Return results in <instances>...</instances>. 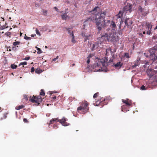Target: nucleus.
Listing matches in <instances>:
<instances>
[{"label": "nucleus", "mask_w": 157, "mask_h": 157, "mask_svg": "<svg viewBox=\"0 0 157 157\" xmlns=\"http://www.w3.org/2000/svg\"><path fill=\"white\" fill-rule=\"evenodd\" d=\"M9 19H11V17H9Z\"/></svg>", "instance_id": "obj_64"}, {"label": "nucleus", "mask_w": 157, "mask_h": 157, "mask_svg": "<svg viewBox=\"0 0 157 157\" xmlns=\"http://www.w3.org/2000/svg\"><path fill=\"white\" fill-rule=\"evenodd\" d=\"M147 87H145L144 85H142L140 89L142 90H146L147 89Z\"/></svg>", "instance_id": "obj_29"}, {"label": "nucleus", "mask_w": 157, "mask_h": 157, "mask_svg": "<svg viewBox=\"0 0 157 157\" xmlns=\"http://www.w3.org/2000/svg\"><path fill=\"white\" fill-rule=\"evenodd\" d=\"M58 127L57 125H54L53 126V128L54 129H56Z\"/></svg>", "instance_id": "obj_45"}, {"label": "nucleus", "mask_w": 157, "mask_h": 157, "mask_svg": "<svg viewBox=\"0 0 157 157\" xmlns=\"http://www.w3.org/2000/svg\"><path fill=\"white\" fill-rule=\"evenodd\" d=\"M151 30H149V29H147V34H149V35H150V33H151Z\"/></svg>", "instance_id": "obj_42"}, {"label": "nucleus", "mask_w": 157, "mask_h": 157, "mask_svg": "<svg viewBox=\"0 0 157 157\" xmlns=\"http://www.w3.org/2000/svg\"><path fill=\"white\" fill-rule=\"evenodd\" d=\"M36 32L37 34L39 36L40 35V34L38 29L37 28H36Z\"/></svg>", "instance_id": "obj_32"}, {"label": "nucleus", "mask_w": 157, "mask_h": 157, "mask_svg": "<svg viewBox=\"0 0 157 157\" xmlns=\"http://www.w3.org/2000/svg\"><path fill=\"white\" fill-rule=\"evenodd\" d=\"M5 34L6 36L10 37L11 35V33L10 32H8L6 33Z\"/></svg>", "instance_id": "obj_30"}, {"label": "nucleus", "mask_w": 157, "mask_h": 157, "mask_svg": "<svg viewBox=\"0 0 157 157\" xmlns=\"http://www.w3.org/2000/svg\"><path fill=\"white\" fill-rule=\"evenodd\" d=\"M10 48V47H8V48Z\"/></svg>", "instance_id": "obj_63"}, {"label": "nucleus", "mask_w": 157, "mask_h": 157, "mask_svg": "<svg viewBox=\"0 0 157 157\" xmlns=\"http://www.w3.org/2000/svg\"><path fill=\"white\" fill-rule=\"evenodd\" d=\"M39 2H40L42 1L43 0H37Z\"/></svg>", "instance_id": "obj_57"}, {"label": "nucleus", "mask_w": 157, "mask_h": 157, "mask_svg": "<svg viewBox=\"0 0 157 157\" xmlns=\"http://www.w3.org/2000/svg\"><path fill=\"white\" fill-rule=\"evenodd\" d=\"M17 67V66L14 64H12L11 65V67L13 69H16Z\"/></svg>", "instance_id": "obj_26"}, {"label": "nucleus", "mask_w": 157, "mask_h": 157, "mask_svg": "<svg viewBox=\"0 0 157 157\" xmlns=\"http://www.w3.org/2000/svg\"><path fill=\"white\" fill-rule=\"evenodd\" d=\"M124 57L127 58H129L130 57L129 56V54L128 53H125L124 55Z\"/></svg>", "instance_id": "obj_31"}, {"label": "nucleus", "mask_w": 157, "mask_h": 157, "mask_svg": "<svg viewBox=\"0 0 157 157\" xmlns=\"http://www.w3.org/2000/svg\"><path fill=\"white\" fill-rule=\"evenodd\" d=\"M82 35L84 39V41H86L87 40H89L91 36L90 34H86L85 33H82Z\"/></svg>", "instance_id": "obj_17"}, {"label": "nucleus", "mask_w": 157, "mask_h": 157, "mask_svg": "<svg viewBox=\"0 0 157 157\" xmlns=\"http://www.w3.org/2000/svg\"><path fill=\"white\" fill-rule=\"evenodd\" d=\"M109 52H111V50L110 49H107L106 50V55L107 54V53H108Z\"/></svg>", "instance_id": "obj_39"}, {"label": "nucleus", "mask_w": 157, "mask_h": 157, "mask_svg": "<svg viewBox=\"0 0 157 157\" xmlns=\"http://www.w3.org/2000/svg\"><path fill=\"white\" fill-rule=\"evenodd\" d=\"M35 73L37 74H40L42 72V71L40 68L36 69L35 70Z\"/></svg>", "instance_id": "obj_23"}, {"label": "nucleus", "mask_w": 157, "mask_h": 157, "mask_svg": "<svg viewBox=\"0 0 157 157\" xmlns=\"http://www.w3.org/2000/svg\"><path fill=\"white\" fill-rule=\"evenodd\" d=\"M22 34V33L20 32V36H21Z\"/></svg>", "instance_id": "obj_55"}, {"label": "nucleus", "mask_w": 157, "mask_h": 157, "mask_svg": "<svg viewBox=\"0 0 157 157\" xmlns=\"http://www.w3.org/2000/svg\"><path fill=\"white\" fill-rule=\"evenodd\" d=\"M138 11L142 16H145L149 13V10L148 8L144 7L142 8L141 6H139L138 7Z\"/></svg>", "instance_id": "obj_10"}, {"label": "nucleus", "mask_w": 157, "mask_h": 157, "mask_svg": "<svg viewBox=\"0 0 157 157\" xmlns=\"http://www.w3.org/2000/svg\"><path fill=\"white\" fill-rule=\"evenodd\" d=\"M31 36L32 37H33L34 36L33 35H31Z\"/></svg>", "instance_id": "obj_62"}, {"label": "nucleus", "mask_w": 157, "mask_h": 157, "mask_svg": "<svg viewBox=\"0 0 157 157\" xmlns=\"http://www.w3.org/2000/svg\"><path fill=\"white\" fill-rule=\"evenodd\" d=\"M122 101L125 104V105H123L121 106V111L125 112L124 109L125 108V106L127 107H129L132 105V101L131 100L127 99L126 100L122 99Z\"/></svg>", "instance_id": "obj_9"}, {"label": "nucleus", "mask_w": 157, "mask_h": 157, "mask_svg": "<svg viewBox=\"0 0 157 157\" xmlns=\"http://www.w3.org/2000/svg\"><path fill=\"white\" fill-rule=\"evenodd\" d=\"M67 30L68 33H70V34L73 32H72V33H71V32H70V29H68Z\"/></svg>", "instance_id": "obj_47"}, {"label": "nucleus", "mask_w": 157, "mask_h": 157, "mask_svg": "<svg viewBox=\"0 0 157 157\" xmlns=\"http://www.w3.org/2000/svg\"><path fill=\"white\" fill-rule=\"evenodd\" d=\"M23 121L24 122H25V123H28V121L27 119L25 118H24L23 119Z\"/></svg>", "instance_id": "obj_41"}, {"label": "nucleus", "mask_w": 157, "mask_h": 157, "mask_svg": "<svg viewBox=\"0 0 157 157\" xmlns=\"http://www.w3.org/2000/svg\"><path fill=\"white\" fill-rule=\"evenodd\" d=\"M142 32H143V34H144L145 33V32L144 31H142Z\"/></svg>", "instance_id": "obj_56"}, {"label": "nucleus", "mask_w": 157, "mask_h": 157, "mask_svg": "<svg viewBox=\"0 0 157 157\" xmlns=\"http://www.w3.org/2000/svg\"><path fill=\"white\" fill-rule=\"evenodd\" d=\"M56 96H54V97H52V99L54 100H55V99H56Z\"/></svg>", "instance_id": "obj_48"}, {"label": "nucleus", "mask_w": 157, "mask_h": 157, "mask_svg": "<svg viewBox=\"0 0 157 157\" xmlns=\"http://www.w3.org/2000/svg\"><path fill=\"white\" fill-rule=\"evenodd\" d=\"M99 95V93L97 92L93 96V98H96Z\"/></svg>", "instance_id": "obj_28"}, {"label": "nucleus", "mask_w": 157, "mask_h": 157, "mask_svg": "<svg viewBox=\"0 0 157 157\" xmlns=\"http://www.w3.org/2000/svg\"><path fill=\"white\" fill-rule=\"evenodd\" d=\"M156 29H157V25H156V27L154 29V30H156Z\"/></svg>", "instance_id": "obj_54"}, {"label": "nucleus", "mask_w": 157, "mask_h": 157, "mask_svg": "<svg viewBox=\"0 0 157 157\" xmlns=\"http://www.w3.org/2000/svg\"><path fill=\"white\" fill-rule=\"evenodd\" d=\"M52 0L53 1H58L59 0Z\"/></svg>", "instance_id": "obj_58"}, {"label": "nucleus", "mask_w": 157, "mask_h": 157, "mask_svg": "<svg viewBox=\"0 0 157 157\" xmlns=\"http://www.w3.org/2000/svg\"><path fill=\"white\" fill-rule=\"evenodd\" d=\"M37 53L38 54H40L42 52L41 50L39 48H37Z\"/></svg>", "instance_id": "obj_33"}, {"label": "nucleus", "mask_w": 157, "mask_h": 157, "mask_svg": "<svg viewBox=\"0 0 157 157\" xmlns=\"http://www.w3.org/2000/svg\"><path fill=\"white\" fill-rule=\"evenodd\" d=\"M54 9L57 11H59V10L58 9V8L56 7H54Z\"/></svg>", "instance_id": "obj_46"}, {"label": "nucleus", "mask_w": 157, "mask_h": 157, "mask_svg": "<svg viewBox=\"0 0 157 157\" xmlns=\"http://www.w3.org/2000/svg\"><path fill=\"white\" fill-rule=\"evenodd\" d=\"M47 13V10H43V13L44 15H46Z\"/></svg>", "instance_id": "obj_38"}, {"label": "nucleus", "mask_w": 157, "mask_h": 157, "mask_svg": "<svg viewBox=\"0 0 157 157\" xmlns=\"http://www.w3.org/2000/svg\"><path fill=\"white\" fill-rule=\"evenodd\" d=\"M57 59L56 58H54L53 59V61H55Z\"/></svg>", "instance_id": "obj_51"}, {"label": "nucleus", "mask_w": 157, "mask_h": 157, "mask_svg": "<svg viewBox=\"0 0 157 157\" xmlns=\"http://www.w3.org/2000/svg\"><path fill=\"white\" fill-rule=\"evenodd\" d=\"M90 62V59H88V60L87 61V63L88 64H89V63Z\"/></svg>", "instance_id": "obj_49"}, {"label": "nucleus", "mask_w": 157, "mask_h": 157, "mask_svg": "<svg viewBox=\"0 0 157 157\" xmlns=\"http://www.w3.org/2000/svg\"><path fill=\"white\" fill-rule=\"evenodd\" d=\"M137 34L138 35L139 37L140 38H142L143 36V35L142 34V33H137Z\"/></svg>", "instance_id": "obj_36"}, {"label": "nucleus", "mask_w": 157, "mask_h": 157, "mask_svg": "<svg viewBox=\"0 0 157 157\" xmlns=\"http://www.w3.org/2000/svg\"><path fill=\"white\" fill-rule=\"evenodd\" d=\"M99 10H100V8L98 6H96L95 7L93 10H92L90 12L91 13H97L96 15H95L94 16H91L90 17H88L86 19V20L84 22L83 26H84L85 27V26H86V25H89L91 21H95V20L90 21H89V22H87L86 23V25L85 24V21H86L89 18L91 17H96L97 14H100L102 12H101V13H99Z\"/></svg>", "instance_id": "obj_7"}, {"label": "nucleus", "mask_w": 157, "mask_h": 157, "mask_svg": "<svg viewBox=\"0 0 157 157\" xmlns=\"http://www.w3.org/2000/svg\"><path fill=\"white\" fill-rule=\"evenodd\" d=\"M106 14V12L104 11L100 14H97L96 17H93L89 18L85 22V24H86L87 22H89L90 21L95 20L96 25L98 32H100L102 29V27H105L109 25L112 28V29L114 30L116 27V24L113 21H111L110 20L105 19Z\"/></svg>", "instance_id": "obj_1"}, {"label": "nucleus", "mask_w": 157, "mask_h": 157, "mask_svg": "<svg viewBox=\"0 0 157 157\" xmlns=\"http://www.w3.org/2000/svg\"><path fill=\"white\" fill-rule=\"evenodd\" d=\"M20 43V41H16V42H14L13 43V45L14 46H16L17 45H19Z\"/></svg>", "instance_id": "obj_27"}, {"label": "nucleus", "mask_w": 157, "mask_h": 157, "mask_svg": "<svg viewBox=\"0 0 157 157\" xmlns=\"http://www.w3.org/2000/svg\"><path fill=\"white\" fill-rule=\"evenodd\" d=\"M117 40V36H115L113 35H111L109 36V41L116 42Z\"/></svg>", "instance_id": "obj_12"}, {"label": "nucleus", "mask_w": 157, "mask_h": 157, "mask_svg": "<svg viewBox=\"0 0 157 157\" xmlns=\"http://www.w3.org/2000/svg\"><path fill=\"white\" fill-rule=\"evenodd\" d=\"M149 54L144 53V55L147 57H149L150 59L153 61H155L157 58V46H155L149 49Z\"/></svg>", "instance_id": "obj_4"}, {"label": "nucleus", "mask_w": 157, "mask_h": 157, "mask_svg": "<svg viewBox=\"0 0 157 157\" xmlns=\"http://www.w3.org/2000/svg\"><path fill=\"white\" fill-rule=\"evenodd\" d=\"M5 28V26H3L0 27V30H2Z\"/></svg>", "instance_id": "obj_40"}, {"label": "nucleus", "mask_w": 157, "mask_h": 157, "mask_svg": "<svg viewBox=\"0 0 157 157\" xmlns=\"http://www.w3.org/2000/svg\"><path fill=\"white\" fill-rule=\"evenodd\" d=\"M75 65V64H74V63H73V64H72V66H74Z\"/></svg>", "instance_id": "obj_60"}, {"label": "nucleus", "mask_w": 157, "mask_h": 157, "mask_svg": "<svg viewBox=\"0 0 157 157\" xmlns=\"http://www.w3.org/2000/svg\"><path fill=\"white\" fill-rule=\"evenodd\" d=\"M133 63H134V64L132 65V67L133 68H135L136 66H138L140 64V60H137Z\"/></svg>", "instance_id": "obj_19"}, {"label": "nucleus", "mask_w": 157, "mask_h": 157, "mask_svg": "<svg viewBox=\"0 0 157 157\" xmlns=\"http://www.w3.org/2000/svg\"><path fill=\"white\" fill-rule=\"evenodd\" d=\"M140 27L141 28L142 27H143V28L144 27H146V29H151L152 28V26L151 24L149 22H146V23L145 26H144L143 25H142V26H140Z\"/></svg>", "instance_id": "obj_16"}, {"label": "nucleus", "mask_w": 157, "mask_h": 157, "mask_svg": "<svg viewBox=\"0 0 157 157\" xmlns=\"http://www.w3.org/2000/svg\"><path fill=\"white\" fill-rule=\"evenodd\" d=\"M27 64V62H24L22 63H21L20 64H19V65H26Z\"/></svg>", "instance_id": "obj_34"}, {"label": "nucleus", "mask_w": 157, "mask_h": 157, "mask_svg": "<svg viewBox=\"0 0 157 157\" xmlns=\"http://www.w3.org/2000/svg\"><path fill=\"white\" fill-rule=\"evenodd\" d=\"M124 23L126 26L129 27L132 24V22L130 19L128 18L126 19L124 21Z\"/></svg>", "instance_id": "obj_14"}, {"label": "nucleus", "mask_w": 157, "mask_h": 157, "mask_svg": "<svg viewBox=\"0 0 157 157\" xmlns=\"http://www.w3.org/2000/svg\"><path fill=\"white\" fill-rule=\"evenodd\" d=\"M94 44L93 45V48H94Z\"/></svg>", "instance_id": "obj_61"}, {"label": "nucleus", "mask_w": 157, "mask_h": 157, "mask_svg": "<svg viewBox=\"0 0 157 157\" xmlns=\"http://www.w3.org/2000/svg\"><path fill=\"white\" fill-rule=\"evenodd\" d=\"M58 58H59V56H57V57H56V58L57 59Z\"/></svg>", "instance_id": "obj_59"}, {"label": "nucleus", "mask_w": 157, "mask_h": 157, "mask_svg": "<svg viewBox=\"0 0 157 157\" xmlns=\"http://www.w3.org/2000/svg\"><path fill=\"white\" fill-rule=\"evenodd\" d=\"M108 59L106 57L99 60L98 62L94 63L93 66L94 71H104L106 72L107 71V67L108 65ZM113 61V59H110L109 63Z\"/></svg>", "instance_id": "obj_2"}, {"label": "nucleus", "mask_w": 157, "mask_h": 157, "mask_svg": "<svg viewBox=\"0 0 157 157\" xmlns=\"http://www.w3.org/2000/svg\"><path fill=\"white\" fill-rule=\"evenodd\" d=\"M24 39L27 40H29L31 39V38L30 37L26 36V35H25V36L24 37Z\"/></svg>", "instance_id": "obj_35"}, {"label": "nucleus", "mask_w": 157, "mask_h": 157, "mask_svg": "<svg viewBox=\"0 0 157 157\" xmlns=\"http://www.w3.org/2000/svg\"><path fill=\"white\" fill-rule=\"evenodd\" d=\"M67 120V119L66 118L63 117L61 119L59 120V122L64 126H67L69 125V124L66 122V121Z\"/></svg>", "instance_id": "obj_11"}, {"label": "nucleus", "mask_w": 157, "mask_h": 157, "mask_svg": "<svg viewBox=\"0 0 157 157\" xmlns=\"http://www.w3.org/2000/svg\"><path fill=\"white\" fill-rule=\"evenodd\" d=\"M81 106L78 107L77 108L78 112L82 114H85L87 113L89 107L88 105V103L87 101L82 102L80 103Z\"/></svg>", "instance_id": "obj_5"}, {"label": "nucleus", "mask_w": 157, "mask_h": 157, "mask_svg": "<svg viewBox=\"0 0 157 157\" xmlns=\"http://www.w3.org/2000/svg\"><path fill=\"white\" fill-rule=\"evenodd\" d=\"M105 99H102V98L101 97H99L98 99H96V102H99V104H101V103L103 101H105Z\"/></svg>", "instance_id": "obj_22"}, {"label": "nucleus", "mask_w": 157, "mask_h": 157, "mask_svg": "<svg viewBox=\"0 0 157 157\" xmlns=\"http://www.w3.org/2000/svg\"><path fill=\"white\" fill-rule=\"evenodd\" d=\"M40 94L41 96H44L45 94V93L43 89L41 90L40 92Z\"/></svg>", "instance_id": "obj_24"}, {"label": "nucleus", "mask_w": 157, "mask_h": 157, "mask_svg": "<svg viewBox=\"0 0 157 157\" xmlns=\"http://www.w3.org/2000/svg\"><path fill=\"white\" fill-rule=\"evenodd\" d=\"M29 100L33 103H37V105H38L42 101V99L40 96H33V98L30 99Z\"/></svg>", "instance_id": "obj_8"}, {"label": "nucleus", "mask_w": 157, "mask_h": 157, "mask_svg": "<svg viewBox=\"0 0 157 157\" xmlns=\"http://www.w3.org/2000/svg\"><path fill=\"white\" fill-rule=\"evenodd\" d=\"M70 36H71V37H72V40H71V42L73 44H75L76 41L75 40L74 38L75 36L74 35L73 32H72V33H71V34H70Z\"/></svg>", "instance_id": "obj_21"}, {"label": "nucleus", "mask_w": 157, "mask_h": 157, "mask_svg": "<svg viewBox=\"0 0 157 157\" xmlns=\"http://www.w3.org/2000/svg\"><path fill=\"white\" fill-rule=\"evenodd\" d=\"M132 11V5L130 4H128L125 6L122 11H120L118 14V17L120 18L125 16L126 14H129Z\"/></svg>", "instance_id": "obj_6"}, {"label": "nucleus", "mask_w": 157, "mask_h": 157, "mask_svg": "<svg viewBox=\"0 0 157 157\" xmlns=\"http://www.w3.org/2000/svg\"><path fill=\"white\" fill-rule=\"evenodd\" d=\"M91 57V55L90 54V55H89V56H88V57L87 58H88V59H89V58Z\"/></svg>", "instance_id": "obj_52"}, {"label": "nucleus", "mask_w": 157, "mask_h": 157, "mask_svg": "<svg viewBox=\"0 0 157 157\" xmlns=\"http://www.w3.org/2000/svg\"><path fill=\"white\" fill-rule=\"evenodd\" d=\"M152 38L154 39H156V37H155V36H153Z\"/></svg>", "instance_id": "obj_50"}, {"label": "nucleus", "mask_w": 157, "mask_h": 157, "mask_svg": "<svg viewBox=\"0 0 157 157\" xmlns=\"http://www.w3.org/2000/svg\"><path fill=\"white\" fill-rule=\"evenodd\" d=\"M24 106L23 105H19L18 106H17L16 107V109L17 110H19L21 109H22L24 107Z\"/></svg>", "instance_id": "obj_25"}, {"label": "nucleus", "mask_w": 157, "mask_h": 157, "mask_svg": "<svg viewBox=\"0 0 157 157\" xmlns=\"http://www.w3.org/2000/svg\"><path fill=\"white\" fill-rule=\"evenodd\" d=\"M147 73L150 78H151L152 76H153V77L152 79V82L147 81L146 82V84L151 83V86H157V72L154 70H148Z\"/></svg>", "instance_id": "obj_3"}, {"label": "nucleus", "mask_w": 157, "mask_h": 157, "mask_svg": "<svg viewBox=\"0 0 157 157\" xmlns=\"http://www.w3.org/2000/svg\"><path fill=\"white\" fill-rule=\"evenodd\" d=\"M61 16L63 20H66L67 19H69L70 18L66 13L63 14L61 15Z\"/></svg>", "instance_id": "obj_18"}, {"label": "nucleus", "mask_w": 157, "mask_h": 157, "mask_svg": "<svg viewBox=\"0 0 157 157\" xmlns=\"http://www.w3.org/2000/svg\"><path fill=\"white\" fill-rule=\"evenodd\" d=\"M123 65V63L121 62H117L116 63L113 64L114 67L117 69H120Z\"/></svg>", "instance_id": "obj_15"}, {"label": "nucleus", "mask_w": 157, "mask_h": 157, "mask_svg": "<svg viewBox=\"0 0 157 157\" xmlns=\"http://www.w3.org/2000/svg\"><path fill=\"white\" fill-rule=\"evenodd\" d=\"M15 47H13L12 48V49L13 50H15Z\"/></svg>", "instance_id": "obj_53"}, {"label": "nucleus", "mask_w": 157, "mask_h": 157, "mask_svg": "<svg viewBox=\"0 0 157 157\" xmlns=\"http://www.w3.org/2000/svg\"><path fill=\"white\" fill-rule=\"evenodd\" d=\"M30 59L29 57H25L24 59L26 60H29Z\"/></svg>", "instance_id": "obj_44"}, {"label": "nucleus", "mask_w": 157, "mask_h": 157, "mask_svg": "<svg viewBox=\"0 0 157 157\" xmlns=\"http://www.w3.org/2000/svg\"><path fill=\"white\" fill-rule=\"evenodd\" d=\"M31 73H33L34 72V71H35L34 68L33 67H32L31 68Z\"/></svg>", "instance_id": "obj_37"}, {"label": "nucleus", "mask_w": 157, "mask_h": 157, "mask_svg": "<svg viewBox=\"0 0 157 157\" xmlns=\"http://www.w3.org/2000/svg\"><path fill=\"white\" fill-rule=\"evenodd\" d=\"M59 119L58 118H54L52 119L50 121V124H53L54 122H56L57 121L59 122Z\"/></svg>", "instance_id": "obj_20"}, {"label": "nucleus", "mask_w": 157, "mask_h": 157, "mask_svg": "<svg viewBox=\"0 0 157 157\" xmlns=\"http://www.w3.org/2000/svg\"><path fill=\"white\" fill-rule=\"evenodd\" d=\"M24 98L26 100H28L27 95H25L24 96Z\"/></svg>", "instance_id": "obj_43"}, {"label": "nucleus", "mask_w": 157, "mask_h": 157, "mask_svg": "<svg viewBox=\"0 0 157 157\" xmlns=\"http://www.w3.org/2000/svg\"><path fill=\"white\" fill-rule=\"evenodd\" d=\"M109 35L107 33H104L102 35H101V38L102 40H103L105 41L108 40L109 41Z\"/></svg>", "instance_id": "obj_13"}]
</instances>
